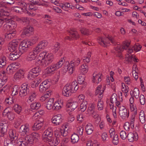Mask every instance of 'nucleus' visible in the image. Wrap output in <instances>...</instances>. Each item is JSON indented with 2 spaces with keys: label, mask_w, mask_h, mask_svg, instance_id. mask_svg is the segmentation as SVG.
Here are the masks:
<instances>
[{
  "label": "nucleus",
  "mask_w": 146,
  "mask_h": 146,
  "mask_svg": "<svg viewBox=\"0 0 146 146\" xmlns=\"http://www.w3.org/2000/svg\"><path fill=\"white\" fill-rule=\"evenodd\" d=\"M13 64H11L9 65L7 68L6 70L8 73L12 74L15 71V67L13 66Z\"/></svg>",
  "instance_id": "nucleus-50"
},
{
  "label": "nucleus",
  "mask_w": 146,
  "mask_h": 146,
  "mask_svg": "<svg viewBox=\"0 0 146 146\" xmlns=\"http://www.w3.org/2000/svg\"><path fill=\"white\" fill-rule=\"evenodd\" d=\"M7 126L5 127L2 126L0 130V137H3L6 134L7 131Z\"/></svg>",
  "instance_id": "nucleus-47"
},
{
  "label": "nucleus",
  "mask_w": 146,
  "mask_h": 146,
  "mask_svg": "<svg viewBox=\"0 0 146 146\" xmlns=\"http://www.w3.org/2000/svg\"><path fill=\"white\" fill-rule=\"evenodd\" d=\"M6 60L5 57L3 56L0 57V68H2L6 64Z\"/></svg>",
  "instance_id": "nucleus-45"
},
{
  "label": "nucleus",
  "mask_w": 146,
  "mask_h": 146,
  "mask_svg": "<svg viewBox=\"0 0 146 146\" xmlns=\"http://www.w3.org/2000/svg\"><path fill=\"white\" fill-rule=\"evenodd\" d=\"M111 138L112 139V142L115 145L118 144L119 143V140L118 136L117 134L112 136Z\"/></svg>",
  "instance_id": "nucleus-59"
},
{
  "label": "nucleus",
  "mask_w": 146,
  "mask_h": 146,
  "mask_svg": "<svg viewBox=\"0 0 146 146\" xmlns=\"http://www.w3.org/2000/svg\"><path fill=\"white\" fill-rule=\"evenodd\" d=\"M79 86L76 80L71 84H67L64 87L62 91V95L66 97L70 96L72 93H74L78 89Z\"/></svg>",
  "instance_id": "nucleus-2"
},
{
  "label": "nucleus",
  "mask_w": 146,
  "mask_h": 146,
  "mask_svg": "<svg viewBox=\"0 0 146 146\" xmlns=\"http://www.w3.org/2000/svg\"><path fill=\"white\" fill-rule=\"evenodd\" d=\"M15 102V99L14 98L9 97H7L5 99V104L7 106H9L12 105Z\"/></svg>",
  "instance_id": "nucleus-35"
},
{
  "label": "nucleus",
  "mask_w": 146,
  "mask_h": 146,
  "mask_svg": "<svg viewBox=\"0 0 146 146\" xmlns=\"http://www.w3.org/2000/svg\"><path fill=\"white\" fill-rule=\"evenodd\" d=\"M23 7H19L16 6L13 7L11 8V10L16 13H18L22 14V13H26V11H27L26 8L27 7V5L25 6H21Z\"/></svg>",
  "instance_id": "nucleus-16"
},
{
  "label": "nucleus",
  "mask_w": 146,
  "mask_h": 146,
  "mask_svg": "<svg viewBox=\"0 0 146 146\" xmlns=\"http://www.w3.org/2000/svg\"><path fill=\"white\" fill-rule=\"evenodd\" d=\"M142 47V46L138 44H135L134 46L132 47L131 48L134 50L135 51L137 52L139 51Z\"/></svg>",
  "instance_id": "nucleus-57"
},
{
  "label": "nucleus",
  "mask_w": 146,
  "mask_h": 146,
  "mask_svg": "<svg viewBox=\"0 0 146 146\" xmlns=\"http://www.w3.org/2000/svg\"><path fill=\"white\" fill-rule=\"evenodd\" d=\"M60 47V44L58 42H57L52 47V49L54 53H56Z\"/></svg>",
  "instance_id": "nucleus-60"
},
{
  "label": "nucleus",
  "mask_w": 146,
  "mask_h": 146,
  "mask_svg": "<svg viewBox=\"0 0 146 146\" xmlns=\"http://www.w3.org/2000/svg\"><path fill=\"white\" fill-rule=\"evenodd\" d=\"M88 104V103L86 101H84L82 102L80 104V110L82 112H84L86 110L87 108V105Z\"/></svg>",
  "instance_id": "nucleus-55"
},
{
  "label": "nucleus",
  "mask_w": 146,
  "mask_h": 146,
  "mask_svg": "<svg viewBox=\"0 0 146 146\" xmlns=\"http://www.w3.org/2000/svg\"><path fill=\"white\" fill-rule=\"evenodd\" d=\"M48 44L47 41L43 40L40 42L37 46L34 48V51L36 53H38L39 52L45 49Z\"/></svg>",
  "instance_id": "nucleus-8"
},
{
  "label": "nucleus",
  "mask_w": 146,
  "mask_h": 146,
  "mask_svg": "<svg viewBox=\"0 0 146 146\" xmlns=\"http://www.w3.org/2000/svg\"><path fill=\"white\" fill-rule=\"evenodd\" d=\"M108 40L110 41L112 43H113L115 41L112 37L110 36L106 38L100 37L98 39V41L99 44L104 47H106L107 44H109L110 42L108 41Z\"/></svg>",
  "instance_id": "nucleus-6"
},
{
  "label": "nucleus",
  "mask_w": 146,
  "mask_h": 146,
  "mask_svg": "<svg viewBox=\"0 0 146 146\" xmlns=\"http://www.w3.org/2000/svg\"><path fill=\"white\" fill-rule=\"evenodd\" d=\"M65 62V60L63 58H62L60 59L59 62H58L56 64H54V65L55 66L57 70L59 68H60L62 65L64 64Z\"/></svg>",
  "instance_id": "nucleus-44"
},
{
  "label": "nucleus",
  "mask_w": 146,
  "mask_h": 146,
  "mask_svg": "<svg viewBox=\"0 0 146 146\" xmlns=\"http://www.w3.org/2000/svg\"><path fill=\"white\" fill-rule=\"evenodd\" d=\"M97 107L98 110H103L104 107V103L101 98H99L98 102Z\"/></svg>",
  "instance_id": "nucleus-53"
},
{
  "label": "nucleus",
  "mask_w": 146,
  "mask_h": 146,
  "mask_svg": "<svg viewBox=\"0 0 146 146\" xmlns=\"http://www.w3.org/2000/svg\"><path fill=\"white\" fill-rule=\"evenodd\" d=\"M4 13H0V28L3 24L5 22L8 21L9 19L7 18V16L8 15H4Z\"/></svg>",
  "instance_id": "nucleus-26"
},
{
  "label": "nucleus",
  "mask_w": 146,
  "mask_h": 146,
  "mask_svg": "<svg viewBox=\"0 0 146 146\" xmlns=\"http://www.w3.org/2000/svg\"><path fill=\"white\" fill-rule=\"evenodd\" d=\"M2 115L4 116H6L10 120H12L15 118L14 114L12 111L9 110L8 108H6L4 110L2 113Z\"/></svg>",
  "instance_id": "nucleus-15"
},
{
  "label": "nucleus",
  "mask_w": 146,
  "mask_h": 146,
  "mask_svg": "<svg viewBox=\"0 0 146 146\" xmlns=\"http://www.w3.org/2000/svg\"><path fill=\"white\" fill-rule=\"evenodd\" d=\"M53 56L52 54H48L45 58L43 60H40V65L43 66H45L51 63L53 60Z\"/></svg>",
  "instance_id": "nucleus-10"
},
{
  "label": "nucleus",
  "mask_w": 146,
  "mask_h": 146,
  "mask_svg": "<svg viewBox=\"0 0 146 146\" xmlns=\"http://www.w3.org/2000/svg\"><path fill=\"white\" fill-rule=\"evenodd\" d=\"M13 109L17 113L19 114L22 110L21 107L17 104H15L13 107Z\"/></svg>",
  "instance_id": "nucleus-46"
},
{
  "label": "nucleus",
  "mask_w": 146,
  "mask_h": 146,
  "mask_svg": "<svg viewBox=\"0 0 146 146\" xmlns=\"http://www.w3.org/2000/svg\"><path fill=\"white\" fill-rule=\"evenodd\" d=\"M50 79L46 80L42 82L39 86V90L41 93H43L48 89L50 84Z\"/></svg>",
  "instance_id": "nucleus-12"
},
{
  "label": "nucleus",
  "mask_w": 146,
  "mask_h": 146,
  "mask_svg": "<svg viewBox=\"0 0 146 146\" xmlns=\"http://www.w3.org/2000/svg\"><path fill=\"white\" fill-rule=\"evenodd\" d=\"M66 63L67 65L66 66H65L64 68L65 72L67 71L70 74H72L73 73L74 67L70 65L68 66L69 62L68 61H66Z\"/></svg>",
  "instance_id": "nucleus-34"
},
{
  "label": "nucleus",
  "mask_w": 146,
  "mask_h": 146,
  "mask_svg": "<svg viewBox=\"0 0 146 146\" xmlns=\"http://www.w3.org/2000/svg\"><path fill=\"white\" fill-rule=\"evenodd\" d=\"M36 94L35 91L32 92L31 95L28 98L27 102L28 104L30 103L32 101H33L36 98Z\"/></svg>",
  "instance_id": "nucleus-38"
},
{
  "label": "nucleus",
  "mask_w": 146,
  "mask_h": 146,
  "mask_svg": "<svg viewBox=\"0 0 146 146\" xmlns=\"http://www.w3.org/2000/svg\"><path fill=\"white\" fill-rule=\"evenodd\" d=\"M102 86L101 85L98 86L95 92L96 95H98V97L100 98H101L102 97L104 91L103 89H102Z\"/></svg>",
  "instance_id": "nucleus-30"
},
{
  "label": "nucleus",
  "mask_w": 146,
  "mask_h": 146,
  "mask_svg": "<svg viewBox=\"0 0 146 146\" xmlns=\"http://www.w3.org/2000/svg\"><path fill=\"white\" fill-rule=\"evenodd\" d=\"M57 70V69L55 65L53 64L50 66L46 68V72L47 74L50 75L53 74L54 72Z\"/></svg>",
  "instance_id": "nucleus-27"
},
{
  "label": "nucleus",
  "mask_w": 146,
  "mask_h": 146,
  "mask_svg": "<svg viewBox=\"0 0 146 146\" xmlns=\"http://www.w3.org/2000/svg\"><path fill=\"white\" fill-rule=\"evenodd\" d=\"M19 43L18 40H13L9 42L8 46V49L11 52H16L18 48Z\"/></svg>",
  "instance_id": "nucleus-11"
},
{
  "label": "nucleus",
  "mask_w": 146,
  "mask_h": 146,
  "mask_svg": "<svg viewBox=\"0 0 146 146\" xmlns=\"http://www.w3.org/2000/svg\"><path fill=\"white\" fill-rule=\"evenodd\" d=\"M71 36L74 39H76L78 38L79 37V35L75 29H72L69 32Z\"/></svg>",
  "instance_id": "nucleus-31"
},
{
  "label": "nucleus",
  "mask_w": 146,
  "mask_h": 146,
  "mask_svg": "<svg viewBox=\"0 0 146 146\" xmlns=\"http://www.w3.org/2000/svg\"><path fill=\"white\" fill-rule=\"evenodd\" d=\"M84 98L85 97L83 94H81L79 95L77 100V102H78V103H82V102H84V101H86L84 100Z\"/></svg>",
  "instance_id": "nucleus-63"
},
{
  "label": "nucleus",
  "mask_w": 146,
  "mask_h": 146,
  "mask_svg": "<svg viewBox=\"0 0 146 146\" xmlns=\"http://www.w3.org/2000/svg\"><path fill=\"white\" fill-rule=\"evenodd\" d=\"M127 137L129 141L133 142L134 141L137 140L138 135L136 132L133 133H129L127 135Z\"/></svg>",
  "instance_id": "nucleus-18"
},
{
  "label": "nucleus",
  "mask_w": 146,
  "mask_h": 146,
  "mask_svg": "<svg viewBox=\"0 0 146 146\" xmlns=\"http://www.w3.org/2000/svg\"><path fill=\"white\" fill-rule=\"evenodd\" d=\"M30 87L27 83H25L21 85L20 89L19 96L21 98H24L29 93Z\"/></svg>",
  "instance_id": "nucleus-5"
},
{
  "label": "nucleus",
  "mask_w": 146,
  "mask_h": 146,
  "mask_svg": "<svg viewBox=\"0 0 146 146\" xmlns=\"http://www.w3.org/2000/svg\"><path fill=\"white\" fill-rule=\"evenodd\" d=\"M38 53H36L34 51V49L33 51L30 52L27 55L26 58V60L27 61H31L34 60L36 57V54Z\"/></svg>",
  "instance_id": "nucleus-23"
},
{
  "label": "nucleus",
  "mask_w": 146,
  "mask_h": 146,
  "mask_svg": "<svg viewBox=\"0 0 146 146\" xmlns=\"http://www.w3.org/2000/svg\"><path fill=\"white\" fill-rule=\"evenodd\" d=\"M9 134L11 140L15 141L17 139V134H16L15 131L11 129L9 130Z\"/></svg>",
  "instance_id": "nucleus-33"
},
{
  "label": "nucleus",
  "mask_w": 146,
  "mask_h": 146,
  "mask_svg": "<svg viewBox=\"0 0 146 146\" xmlns=\"http://www.w3.org/2000/svg\"><path fill=\"white\" fill-rule=\"evenodd\" d=\"M53 134L52 128L51 127L48 128L44 131L43 136V139L44 141L47 140L46 138L48 139L52 137Z\"/></svg>",
  "instance_id": "nucleus-13"
},
{
  "label": "nucleus",
  "mask_w": 146,
  "mask_h": 146,
  "mask_svg": "<svg viewBox=\"0 0 146 146\" xmlns=\"http://www.w3.org/2000/svg\"><path fill=\"white\" fill-rule=\"evenodd\" d=\"M31 46L30 42L24 40L21 42L19 46V51L20 52V54H22L24 52L27 51L29 48Z\"/></svg>",
  "instance_id": "nucleus-4"
},
{
  "label": "nucleus",
  "mask_w": 146,
  "mask_h": 146,
  "mask_svg": "<svg viewBox=\"0 0 146 146\" xmlns=\"http://www.w3.org/2000/svg\"><path fill=\"white\" fill-rule=\"evenodd\" d=\"M23 141L26 146L28 145H31L33 143V139L31 135H27L23 139Z\"/></svg>",
  "instance_id": "nucleus-22"
},
{
  "label": "nucleus",
  "mask_w": 146,
  "mask_h": 146,
  "mask_svg": "<svg viewBox=\"0 0 146 146\" xmlns=\"http://www.w3.org/2000/svg\"><path fill=\"white\" fill-rule=\"evenodd\" d=\"M122 92L125 93H127L129 91V89L127 86H126L123 83H122Z\"/></svg>",
  "instance_id": "nucleus-58"
},
{
  "label": "nucleus",
  "mask_w": 146,
  "mask_h": 146,
  "mask_svg": "<svg viewBox=\"0 0 146 146\" xmlns=\"http://www.w3.org/2000/svg\"><path fill=\"white\" fill-rule=\"evenodd\" d=\"M139 89L137 88H135L133 91H131L130 92V95L132 96H134L136 99H137L139 97Z\"/></svg>",
  "instance_id": "nucleus-40"
},
{
  "label": "nucleus",
  "mask_w": 146,
  "mask_h": 146,
  "mask_svg": "<svg viewBox=\"0 0 146 146\" xmlns=\"http://www.w3.org/2000/svg\"><path fill=\"white\" fill-rule=\"evenodd\" d=\"M7 79V73L5 71H0V80L5 82Z\"/></svg>",
  "instance_id": "nucleus-39"
},
{
  "label": "nucleus",
  "mask_w": 146,
  "mask_h": 146,
  "mask_svg": "<svg viewBox=\"0 0 146 146\" xmlns=\"http://www.w3.org/2000/svg\"><path fill=\"white\" fill-rule=\"evenodd\" d=\"M119 114L121 118L123 120L128 118L129 116V111L124 106L120 107Z\"/></svg>",
  "instance_id": "nucleus-9"
},
{
  "label": "nucleus",
  "mask_w": 146,
  "mask_h": 146,
  "mask_svg": "<svg viewBox=\"0 0 146 146\" xmlns=\"http://www.w3.org/2000/svg\"><path fill=\"white\" fill-rule=\"evenodd\" d=\"M78 82L79 84H84L85 83V79L82 76H79L78 78Z\"/></svg>",
  "instance_id": "nucleus-64"
},
{
  "label": "nucleus",
  "mask_w": 146,
  "mask_h": 146,
  "mask_svg": "<svg viewBox=\"0 0 146 146\" xmlns=\"http://www.w3.org/2000/svg\"><path fill=\"white\" fill-rule=\"evenodd\" d=\"M46 138L47 140L46 141V142L48 143L49 144L52 146H56L60 142L59 139L56 137L54 138L51 137L49 139L48 138Z\"/></svg>",
  "instance_id": "nucleus-19"
},
{
  "label": "nucleus",
  "mask_w": 146,
  "mask_h": 146,
  "mask_svg": "<svg viewBox=\"0 0 146 146\" xmlns=\"http://www.w3.org/2000/svg\"><path fill=\"white\" fill-rule=\"evenodd\" d=\"M7 18L9 19L8 21L5 22L4 23H5L3 26V29L5 31H8L10 27V25H9V22L11 21V18L7 16Z\"/></svg>",
  "instance_id": "nucleus-41"
},
{
  "label": "nucleus",
  "mask_w": 146,
  "mask_h": 146,
  "mask_svg": "<svg viewBox=\"0 0 146 146\" xmlns=\"http://www.w3.org/2000/svg\"><path fill=\"white\" fill-rule=\"evenodd\" d=\"M34 30L33 27L29 25L24 29L23 33L27 36H29L33 34Z\"/></svg>",
  "instance_id": "nucleus-24"
},
{
  "label": "nucleus",
  "mask_w": 146,
  "mask_h": 146,
  "mask_svg": "<svg viewBox=\"0 0 146 146\" xmlns=\"http://www.w3.org/2000/svg\"><path fill=\"white\" fill-rule=\"evenodd\" d=\"M102 78L103 76L101 74L95 72L93 74L92 81L94 83H98L102 80Z\"/></svg>",
  "instance_id": "nucleus-25"
},
{
  "label": "nucleus",
  "mask_w": 146,
  "mask_h": 146,
  "mask_svg": "<svg viewBox=\"0 0 146 146\" xmlns=\"http://www.w3.org/2000/svg\"><path fill=\"white\" fill-rule=\"evenodd\" d=\"M95 104H91L89 105V107L86 111V113L88 115H90L95 111Z\"/></svg>",
  "instance_id": "nucleus-29"
},
{
  "label": "nucleus",
  "mask_w": 146,
  "mask_h": 146,
  "mask_svg": "<svg viewBox=\"0 0 146 146\" xmlns=\"http://www.w3.org/2000/svg\"><path fill=\"white\" fill-rule=\"evenodd\" d=\"M15 1H17V5L20 6H25L26 5L22 0H3L1 2H0V12L4 13V15H9V12L3 3L8 5H11L14 4Z\"/></svg>",
  "instance_id": "nucleus-1"
},
{
  "label": "nucleus",
  "mask_w": 146,
  "mask_h": 146,
  "mask_svg": "<svg viewBox=\"0 0 146 146\" xmlns=\"http://www.w3.org/2000/svg\"><path fill=\"white\" fill-rule=\"evenodd\" d=\"M54 101V100L53 98H51L49 99L46 102L45 106L48 110H53Z\"/></svg>",
  "instance_id": "nucleus-28"
},
{
  "label": "nucleus",
  "mask_w": 146,
  "mask_h": 146,
  "mask_svg": "<svg viewBox=\"0 0 146 146\" xmlns=\"http://www.w3.org/2000/svg\"><path fill=\"white\" fill-rule=\"evenodd\" d=\"M130 46V42L127 40L124 41L122 45H117L115 48L116 51H117L119 53V57L121 58L122 57L121 55L120 52L123 51L124 49L127 50L128 55L131 54L133 52V49Z\"/></svg>",
  "instance_id": "nucleus-3"
},
{
  "label": "nucleus",
  "mask_w": 146,
  "mask_h": 146,
  "mask_svg": "<svg viewBox=\"0 0 146 146\" xmlns=\"http://www.w3.org/2000/svg\"><path fill=\"white\" fill-rule=\"evenodd\" d=\"M67 128L66 126H64L61 127L60 130H56L54 131V135L55 137L60 139L61 136L65 137L68 134V132L65 129Z\"/></svg>",
  "instance_id": "nucleus-7"
},
{
  "label": "nucleus",
  "mask_w": 146,
  "mask_h": 146,
  "mask_svg": "<svg viewBox=\"0 0 146 146\" xmlns=\"http://www.w3.org/2000/svg\"><path fill=\"white\" fill-rule=\"evenodd\" d=\"M20 133L23 136L27 135L29 132V126L27 123L22 125L21 126L19 129Z\"/></svg>",
  "instance_id": "nucleus-14"
},
{
  "label": "nucleus",
  "mask_w": 146,
  "mask_h": 146,
  "mask_svg": "<svg viewBox=\"0 0 146 146\" xmlns=\"http://www.w3.org/2000/svg\"><path fill=\"white\" fill-rule=\"evenodd\" d=\"M52 122L56 125H59L61 123L62 119L61 115L60 114H58L54 116L52 118Z\"/></svg>",
  "instance_id": "nucleus-17"
},
{
  "label": "nucleus",
  "mask_w": 146,
  "mask_h": 146,
  "mask_svg": "<svg viewBox=\"0 0 146 146\" xmlns=\"http://www.w3.org/2000/svg\"><path fill=\"white\" fill-rule=\"evenodd\" d=\"M24 74V72L23 70L20 69L16 73L15 77L16 78L20 79L23 78Z\"/></svg>",
  "instance_id": "nucleus-43"
},
{
  "label": "nucleus",
  "mask_w": 146,
  "mask_h": 146,
  "mask_svg": "<svg viewBox=\"0 0 146 146\" xmlns=\"http://www.w3.org/2000/svg\"><path fill=\"white\" fill-rule=\"evenodd\" d=\"M18 51L13 52L10 53L9 56V58L10 60H15L18 59L21 55Z\"/></svg>",
  "instance_id": "nucleus-21"
},
{
  "label": "nucleus",
  "mask_w": 146,
  "mask_h": 146,
  "mask_svg": "<svg viewBox=\"0 0 146 146\" xmlns=\"http://www.w3.org/2000/svg\"><path fill=\"white\" fill-rule=\"evenodd\" d=\"M62 104L59 103L58 102H56L54 104L53 110H60L62 107Z\"/></svg>",
  "instance_id": "nucleus-48"
},
{
  "label": "nucleus",
  "mask_w": 146,
  "mask_h": 146,
  "mask_svg": "<svg viewBox=\"0 0 146 146\" xmlns=\"http://www.w3.org/2000/svg\"><path fill=\"white\" fill-rule=\"evenodd\" d=\"M80 60L79 58H75L70 62V64L74 67H76L80 64Z\"/></svg>",
  "instance_id": "nucleus-37"
},
{
  "label": "nucleus",
  "mask_w": 146,
  "mask_h": 146,
  "mask_svg": "<svg viewBox=\"0 0 146 146\" xmlns=\"http://www.w3.org/2000/svg\"><path fill=\"white\" fill-rule=\"evenodd\" d=\"M81 72L83 74L86 73L88 70V67L86 64L82 65L80 68Z\"/></svg>",
  "instance_id": "nucleus-54"
},
{
  "label": "nucleus",
  "mask_w": 146,
  "mask_h": 146,
  "mask_svg": "<svg viewBox=\"0 0 146 146\" xmlns=\"http://www.w3.org/2000/svg\"><path fill=\"white\" fill-rule=\"evenodd\" d=\"M30 106L32 109H38L40 106V104L39 103L35 102L31 104Z\"/></svg>",
  "instance_id": "nucleus-51"
},
{
  "label": "nucleus",
  "mask_w": 146,
  "mask_h": 146,
  "mask_svg": "<svg viewBox=\"0 0 146 146\" xmlns=\"http://www.w3.org/2000/svg\"><path fill=\"white\" fill-rule=\"evenodd\" d=\"M79 138L78 134L74 133L71 137V141L73 144L77 142L79 140Z\"/></svg>",
  "instance_id": "nucleus-42"
},
{
  "label": "nucleus",
  "mask_w": 146,
  "mask_h": 146,
  "mask_svg": "<svg viewBox=\"0 0 146 146\" xmlns=\"http://www.w3.org/2000/svg\"><path fill=\"white\" fill-rule=\"evenodd\" d=\"M94 128L90 123L88 124L86 127V132L87 134L90 135L92 133Z\"/></svg>",
  "instance_id": "nucleus-36"
},
{
  "label": "nucleus",
  "mask_w": 146,
  "mask_h": 146,
  "mask_svg": "<svg viewBox=\"0 0 146 146\" xmlns=\"http://www.w3.org/2000/svg\"><path fill=\"white\" fill-rule=\"evenodd\" d=\"M42 125L43 124L38 123L36 122L33 126V129L34 130H37L40 129Z\"/></svg>",
  "instance_id": "nucleus-56"
},
{
  "label": "nucleus",
  "mask_w": 146,
  "mask_h": 146,
  "mask_svg": "<svg viewBox=\"0 0 146 146\" xmlns=\"http://www.w3.org/2000/svg\"><path fill=\"white\" fill-rule=\"evenodd\" d=\"M51 92H47L44 95L42 96L40 98V100L41 102H43L46 100L47 98H49L51 95Z\"/></svg>",
  "instance_id": "nucleus-49"
},
{
  "label": "nucleus",
  "mask_w": 146,
  "mask_h": 146,
  "mask_svg": "<svg viewBox=\"0 0 146 146\" xmlns=\"http://www.w3.org/2000/svg\"><path fill=\"white\" fill-rule=\"evenodd\" d=\"M78 104L77 102L73 101L68 102L66 104L68 110L70 111H73L77 107Z\"/></svg>",
  "instance_id": "nucleus-20"
},
{
  "label": "nucleus",
  "mask_w": 146,
  "mask_h": 146,
  "mask_svg": "<svg viewBox=\"0 0 146 146\" xmlns=\"http://www.w3.org/2000/svg\"><path fill=\"white\" fill-rule=\"evenodd\" d=\"M48 55L46 51H44L41 53L39 55V60H43L46 57V56Z\"/></svg>",
  "instance_id": "nucleus-61"
},
{
  "label": "nucleus",
  "mask_w": 146,
  "mask_h": 146,
  "mask_svg": "<svg viewBox=\"0 0 146 146\" xmlns=\"http://www.w3.org/2000/svg\"><path fill=\"white\" fill-rule=\"evenodd\" d=\"M16 35V32L15 31L9 32L5 34V38L8 40H9L13 38Z\"/></svg>",
  "instance_id": "nucleus-32"
},
{
  "label": "nucleus",
  "mask_w": 146,
  "mask_h": 146,
  "mask_svg": "<svg viewBox=\"0 0 146 146\" xmlns=\"http://www.w3.org/2000/svg\"><path fill=\"white\" fill-rule=\"evenodd\" d=\"M41 68L39 67H36L30 70L34 74H37L40 72Z\"/></svg>",
  "instance_id": "nucleus-62"
},
{
  "label": "nucleus",
  "mask_w": 146,
  "mask_h": 146,
  "mask_svg": "<svg viewBox=\"0 0 146 146\" xmlns=\"http://www.w3.org/2000/svg\"><path fill=\"white\" fill-rule=\"evenodd\" d=\"M20 88L19 86L17 85L15 86L13 88L12 91V94L13 96H15L19 92Z\"/></svg>",
  "instance_id": "nucleus-52"
}]
</instances>
